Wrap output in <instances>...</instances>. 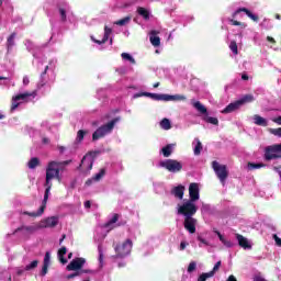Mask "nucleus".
Instances as JSON below:
<instances>
[{
    "label": "nucleus",
    "instance_id": "nucleus-23",
    "mask_svg": "<svg viewBox=\"0 0 281 281\" xmlns=\"http://www.w3.org/2000/svg\"><path fill=\"white\" fill-rule=\"evenodd\" d=\"M171 194H173V196H176V199H179L180 201L183 200V194H186V187L184 186H178V187H175L172 190H171Z\"/></svg>",
    "mask_w": 281,
    "mask_h": 281
},
{
    "label": "nucleus",
    "instance_id": "nucleus-8",
    "mask_svg": "<svg viewBox=\"0 0 281 281\" xmlns=\"http://www.w3.org/2000/svg\"><path fill=\"white\" fill-rule=\"evenodd\" d=\"M191 104L201 113V115H204L202 117L204 122H207V124H213L214 126H218V119L209 116L207 108H205L203 103H201L200 101H191Z\"/></svg>",
    "mask_w": 281,
    "mask_h": 281
},
{
    "label": "nucleus",
    "instance_id": "nucleus-17",
    "mask_svg": "<svg viewBox=\"0 0 281 281\" xmlns=\"http://www.w3.org/2000/svg\"><path fill=\"white\" fill-rule=\"evenodd\" d=\"M220 269H221V261H217V262L215 263V266L213 267V270L210 271V272H204V273H202V274L199 277L198 281H205V280H207V279H210V278H214V274H215L216 271H218Z\"/></svg>",
    "mask_w": 281,
    "mask_h": 281
},
{
    "label": "nucleus",
    "instance_id": "nucleus-33",
    "mask_svg": "<svg viewBox=\"0 0 281 281\" xmlns=\"http://www.w3.org/2000/svg\"><path fill=\"white\" fill-rule=\"evenodd\" d=\"M160 127L164 130V131H170L172 128V124L170 123V120L169 119H162L160 121Z\"/></svg>",
    "mask_w": 281,
    "mask_h": 281
},
{
    "label": "nucleus",
    "instance_id": "nucleus-55",
    "mask_svg": "<svg viewBox=\"0 0 281 281\" xmlns=\"http://www.w3.org/2000/svg\"><path fill=\"white\" fill-rule=\"evenodd\" d=\"M112 32H113V30H111L109 26L104 27V34L111 36Z\"/></svg>",
    "mask_w": 281,
    "mask_h": 281
},
{
    "label": "nucleus",
    "instance_id": "nucleus-31",
    "mask_svg": "<svg viewBox=\"0 0 281 281\" xmlns=\"http://www.w3.org/2000/svg\"><path fill=\"white\" fill-rule=\"evenodd\" d=\"M37 166H41V160L36 157L31 158L27 162L30 170H34Z\"/></svg>",
    "mask_w": 281,
    "mask_h": 281
},
{
    "label": "nucleus",
    "instance_id": "nucleus-12",
    "mask_svg": "<svg viewBox=\"0 0 281 281\" xmlns=\"http://www.w3.org/2000/svg\"><path fill=\"white\" fill-rule=\"evenodd\" d=\"M199 199H201L199 183L192 182L189 186V199L188 200L196 203V201H199Z\"/></svg>",
    "mask_w": 281,
    "mask_h": 281
},
{
    "label": "nucleus",
    "instance_id": "nucleus-3",
    "mask_svg": "<svg viewBox=\"0 0 281 281\" xmlns=\"http://www.w3.org/2000/svg\"><path fill=\"white\" fill-rule=\"evenodd\" d=\"M122 119L120 116L113 119L109 123L100 126L92 134V142H98V139H102V137H106V135H111L113 133V128H115V124L120 122Z\"/></svg>",
    "mask_w": 281,
    "mask_h": 281
},
{
    "label": "nucleus",
    "instance_id": "nucleus-64",
    "mask_svg": "<svg viewBox=\"0 0 281 281\" xmlns=\"http://www.w3.org/2000/svg\"><path fill=\"white\" fill-rule=\"evenodd\" d=\"M85 207H91V202L87 201V202L85 203Z\"/></svg>",
    "mask_w": 281,
    "mask_h": 281
},
{
    "label": "nucleus",
    "instance_id": "nucleus-22",
    "mask_svg": "<svg viewBox=\"0 0 281 281\" xmlns=\"http://www.w3.org/2000/svg\"><path fill=\"white\" fill-rule=\"evenodd\" d=\"M240 106H243V105H240L239 101H235L233 103H229L224 110H222V113L224 115L234 113L235 111H238V109H240Z\"/></svg>",
    "mask_w": 281,
    "mask_h": 281
},
{
    "label": "nucleus",
    "instance_id": "nucleus-60",
    "mask_svg": "<svg viewBox=\"0 0 281 281\" xmlns=\"http://www.w3.org/2000/svg\"><path fill=\"white\" fill-rule=\"evenodd\" d=\"M67 238V235H63L61 238L59 239V245H63V240Z\"/></svg>",
    "mask_w": 281,
    "mask_h": 281
},
{
    "label": "nucleus",
    "instance_id": "nucleus-7",
    "mask_svg": "<svg viewBox=\"0 0 281 281\" xmlns=\"http://www.w3.org/2000/svg\"><path fill=\"white\" fill-rule=\"evenodd\" d=\"M212 168L217 179H220V182L222 183V186H225L227 178L229 177V171L227 170V166L221 165L218 161L214 160L212 162Z\"/></svg>",
    "mask_w": 281,
    "mask_h": 281
},
{
    "label": "nucleus",
    "instance_id": "nucleus-27",
    "mask_svg": "<svg viewBox=\"0 0 281 281\" xmlns=\"http://www.w3.org/2000/svg\"><path fill=\"white\" fill-rule=\"evenodd\" d=\"M142 95H147L148 98H153L154 100H162L165 94H155V93H136L133 95L134 99L142 98Z\"/></svg>",
    "mask_w": 281,
    "mask_h": 281
},
{
    "label": "nucleus",
    "instance_id": "nucleus-11",
    "mask_svg": "<svg viewBox=\"0 0 281 281\" xmlns=\"http://www.w3.org/2000/svg\"><path fill=\"white\" fill-rule=\"evenodd\" d=\"M40 229L54 228L58 225V216H50L42 220L40 223Z\"/></svg>",
    "mask_w": 281,
    "mask_h": 281
},
{
    "label": "nucleus",
    "instance_id": "nucleus-6",
    "mask_svg": "<svg viewBox=\"0 0 281 281\" xmlns=\"http://www.w3.org/2000/svg\"><path fill=\"white\" fill-rule=\"evenodd\" d=\"M263 159L265 161H273V159H281V143L265 147Z\"/></svg>",
    "mask_w": 281,
    "mask_h": 281
},
{
    "label": "nucleus",
    "instance_id": "nucleus-24",
    "mask_svg": "<svg viewBox=\"0 0 281 281\" xmlns=\"http://www.w3.org/2000/svg\"><path fill=\"white\" fill-rule=\"evenodd\" d=\"M240 12H245V14H247V16L249 19H251V21H255V22H258L259 18L258 15L251 13V11H249L247 8H240L238 10H236L234 13H233V16H236V14H240Z\"/></svg>",
    "mask_w": 281,
    "mask_h": 281
},
{
    "label": "nucleus",
    "instance_id": "nucleus-1",
    "mask_svg": "<svg viewBox=\"0 0 281 281\" xmlns=\"http://www.w3.org/2000/svg\"><path fill=\"white\" fill-rule=\"evenodd\" d=\"M71 161L66 160V161H49L47 167H46V180H45V199H49V192L52 190V181L54 179H57L60 181V170H65L66 166H69Z\"/></svg>",
    "mask_w": 281,
    "mask_h": 281
},
{
    "label": "nucleus",
    "instance_id": "nucleus-16",
    "mask_svg": "<svg viewBox=\"0 0 281 281\" xmlns=\"http://www.w3.org/2000/svg\"><path fill=\"white\" fill-rule=\"evenodd\" d=\"M161 99L162 102H184V100H188L183 94H165Z\"/></svg>",
    "mask_w": 281,
    "mask_h": 281
},
{
    "label": "nucleus",
    "instance_id": "nucleus-56",
    "mask_svg": "<svg viewBox=\"0 0 281 281\" xmlns=\"http://www.w3.org/2000/svg\"><path fill=\"white\" fill-rule=\"evenodd\" d=\"M187 247H188V243L186 241L180 243V251H183V249H186Z\"/></svg>",
    "mask_w": 281,
    "mask_h": 281
},
{
    "label": "nucleus",
    "instance_id": "nucleus-54",
    "mask_svg": "<svg viewBox=\"0 0 281 281\" xmlns=\"http://www.w3.org/2000/svg\"><path fill=\"white\" fill-rule=\"evenodd\" d=\"M22 82H23L24 87H27V85H30V77H27V76L23 77Z\"/></svg>",
    "mask_w": 281,
    "mask_h": 281
},
{
    "label": "nucleus",
    "instance_id": "nucleus-51",
    "mask_svg": "<svg viewBox=\"0 0 281 281\" xmlns=\"http://www.w3.org/2000/svg\"><path fill=\"white\" fill-rule=\"evenodd\" d=\"M233 25H240L241 27H247V24L236 21V20H229Z\"/></svg>",
    "mask_w": 281,
    "mask_h": 281
},
{
    "label": "nucleus",
    "instance_id": "nucleus-37",
    "mask_svg": "<svg viewBox=\"0 0 281 281\" xmlns=\"http://www.w3.org/2000/svg\"><path fill=\"white\" fill-rule=\"evenodd\" d=\"M38 267V260H33L29 265L25 266L24 271H34Z\"/></svg>",
    "mask_w": 281,
    "mask_h": 281
},
{
    "label": "nucleus",
    "instance_id": "nucleus-39",
    "mask_svg": "<svg viewBox=\"0 0 281 281\" xmlns=\"http://www.w3.org/2000/svg\"><path fill=\"white\" fill-rule=\"evenodd\" d=\"M127 23H131V16H125V18L114 22V25L124 26V25H127Z\"/></svg>",
    "mask_w": 281,
    "mask_h": 281
},
{
    "label": "nucleus",
    "instance_id": "nucleus-30",
    "mask_svg": "<svg viewBox=\"0 0 281 281\" xmlns=\"http://www.w3.org/2000/svg\"><path fill=\"white\" fill-rule=\"evenodd\" d=\"M254 94H246L241 99L237 100V102L243 106V104H248L249 102H254Z\"/></svg>",
    "mask_w": 281,
    "mask_h": 281
},
{
    "label": "nucleus",
    "instance_id": "nucleus-48",
    "mask_svg": "<svg viewBox=\"0 0 281 281\" xmlns=\"http://www.w3.org/2000/svg\"><path fill=\"white\" fill-rule=\"evenodd\" d=\"M198 240L200 243L199 247H203V245H205L206 247H210V241H207L205 238H203L202 236H198Z\"/></svg>",
    "mask_w": 281,
    "mask_h": 281
},
{
    "label": "nucleus",
    "instance_id": "nucleus-4",
    "mask_svg": "<svg viewBox=\"0 0 281 281\" xmlns=\"http://www.w3.org/2000/svg\"><path fill=\"white\" fill-rule=\"evenodd\" d=\"M159 168H164L167 172L177 175L183 170V164L177 159H165L158 164Z\"/></svg>",
    "mask_w": 281,
    "mask_h": 281
},
{
    "label": "nucleus",
    "instance_id": "nucleus-44",
    "mask_svg": "<svg viewBox=\"0 0 281 281\" xmlns=\"http://www.w3.org/2000/svg\"><path fill=\"white\" fill-rule=\"evenodd\" d=\"M99 262H100V268L104 267V252L102 251V248L99 247Z\"/></svg>",
    "mask_w": 281,
    "mask_h": 281
},
{
    "label": "nucleus",
    "instance_id": "nucleus-45",
    "mask_svg": "<svg viewBox=\"0 0 281 281\" xmlns=\"http://www.w3.org/2000/svg\"><path fill=\"white\" fill-rule=\"evenodd\" d=\"M59 15L63 23H65V21H67V10L65 8H59Z\"/></svg>",
    "mask_w": 281,
    "mask_h": 281
},
{
    "label": "nucleus",
    "instance_id": "nucleus-13",
    "mask_svg": "<svg viewBox=\"0 0 281 281\" xmlns=\"http://www.w3.org/2000/svg\"><path fill=\"white\" fill-rule=\"evenodd\" d=\"M85 262H87V260L85 258H76L67 266V270L68 271H80V269H82V267H85Z\"/></svg>",
    "mask_w": 281,
    "mask_h": 281
},
{
    "label": "nucleus",
    "instance_id": "nucleus-59",
    "mask_svg": "<svg viewBox=\"0 0 281 281\" xmlns=\"http://www.w3.org/2000/svg\"><path fill=\"white\" fill-rule=\"evenodd\" d=\"M42 144H45V145L49 144V138L44 137V138L42 139Z\"/></svg>",
    "mask_w": 281,
    "mask_h": 281
},
{
    "label": "nucleus",
    "instance_id": "nucleus-40",
    "mask_svg": "<svg viewBox=\"0 0 281 281\" xmlns=\"http://www.w3.org/2000/svg\"><path fill=\"white\" fill-rule=\"evenodd\" d=\"M90 38H91V41L93 43H97V45H104V43H106V41H109V35H106L104 33V36H103V38L101 41L100 40H95V37H93V36H91Z\"/></svg>",
    "mask_w": 281,
    "mask_h": 281
},
{
    "label": "nucleus",
    "instance_id": "nucleus-41",
    "mask_svg": "<svg viewBox=\"0 0 281 281\" xmlns=\"http://www.w3.org/2000/svg\"><path fill=\"white\" fill-rule=\"evenodd\" d=\"M265 164L260 162V164H254V162H248V169L249 170H258L260 168H265Z\"/></svg>",
    "mask_w": 281,
    "mask_h": 281
},
{
    "label": "nucleus",
    "instance_id": "nucleus-50",
    "mask_svg": "<svg viewBox=\"0 0 281 281\" xmlns=\"http://www.w3.org/2000/svg\"><path fill=\"white\" fill-rule=\"evenodd\" d=\"M272 238L276 241V246L281 247V238L278 237V235H276V234L272 236Z\"/></svg>",
    "mask_w": 281,
    "mask_h": 281
},
{
    "label": "nucleus",
    "instance_id": "nucleus-61",
    "mask_svg": "<svg viewBox=\"0 0 281 281\" xmlns=\"http://www.w3.org/2000/svg\"><path fill=\"white\" fill-rule=\"evenodd\" d=\"M241 80H249V76H247L246 74L241 75Z\"/></svg>",
    "mask_w": 281,
    "mask_h": 281
},
{
    "label": "nucleus",
    "instance_id": "nucleus-53",
    "mask_svg": "<svg viewBox=\"0 0 281 281\" xmlns=\"http://www.w3.org/2000/svg\"><path fill=\"white\" fill-rule=\"evenodd\" d=\"M272 122H274V124H278L279 126H281V116L273 117Z\"/></svg>",
    "mask_w": 281,
    "mask_h": 281
},
{
    "label": "nucleus",
    "instance_id": "nucleus-5",
    "mask_svg": "<svg viewBox=\"0 0 281 281\" xmlns=\"http://www.w3.org/2000/svg\"><path fill=\"white\" fill-rule=\"evenodd\" d=\"M37 92L34 90L33 92H22L12 97L11 111H16L20 104L23 102H30V98H36Z\"/></svg>",
    "mask_w": 281,
    "mask_h": 281
},
{
    "label": "nucleus",
    "instance_id": "nucleus-21",
    "mask_svg": "<svg viewBox=\"0 0 281 281\" xmlns=\"http://www.w3.org/2000/svg\"><path fill=\"white\" fill-rule=\"evenodd\" d=\"M157 34H159V31L153 30L149 32V41L153 47H159L161 45V38Z\"/></svg>",
    "mask_w": 281,
    "mask_h": 281
},
{
    "label": "nucleus",
    "instance_id": "nucleus-9",
    "mask_svg": "<svg viewBox=\"0 0 281 281\" xmlns=\"http://www.w3.org/2000/svg\"><path fill=\"white\" fill-rule=\"evenodd\" d=\"M133 249V240L126 239L122 244L115 246L114 250L116 252L115 258H126V256L131 255Z\"/></svg>",
    "mask_w": 281,
    "mask_h": 281
},
{
    "label": "nucleus",
    "instance_id": "nucleus-47",
    "mask_svg": "<svg viewBox=\"0 0 281 281\" xmlns=\"http://www.w3.org/2000/svg\"><path fill=\"white\" fill-rule=\"evenodd\" d=\"M188 273H192L193 271H196V262L195 261H191L188 266L187 269Z\"/></svg>",
    "mask_w": 281,
    "mask_h": 281
},
{
    "label": "nucleus",
    "instance_id": "nucleus-57",
    "mask_svg": "<svg viewBox=\"0 0 281 281\" xmlns=\"http://www.w3.org/2000/svg\"><path fill=\"white\" fill-rule=\"evenodd\" d=\"M24 271H25V269L19 268V269L16 270V274H18V276H23Z\"/></svg>",
    "mask_w": 281,
    "mask_h": 281
},
{
    "label": "nucleus",
    "instance_id": "nucleus-29",
    "mask_svg": "<svg viewBox=\"0 0 281 281\" xmlns=\"http://www.w3.org/2000/svg\"><path fill=\"white\" fill-rule=\"evenodd\" d=\"M105 173L106 171L104 169H101L99 173H97L94 177L86 181V186H91L93 181H100V179H102V177H104Z\"/></svg>",
    "mask_w": 281,
    "mask_h": 281
},
{
    "label": "nucleus",
    "instance_id": "nucleus-42",
    "mask_svg": "<svg viewBox=\"0 0 281 281\" xmlns=\"http://www.w3.org/2000/svg\"><path fill=\"white\" fill-rule=\"evenodd\" d=\"M14 38H16V34H15V33H12V34L8 37V41H7L8 49H10V47H14Z\"/></svg>",
    "mask_w": 281,
    "mask_h": 281
},
{
    "label": "nucleus",
    "instance_id": "nucleus-18",
    "mask_svg": "<svg viewBox=\"0 0 281 281\" xmlns=\"http://www.w3.org/2000/svg\"><path fill=\"white\" fill-rule=\"evenodd\" d=\"M47 201L48 199H45V194H44V200L42 202V205L38 210V212H23L22 214L26 215V216H32L33 218H36V216H43V213L45 212V207H47Z\"/></svg>",
    "mask_w": 281,
    "mask_h": 281
},
{
    "label": "nucleus",
    "instance_id": "nucleus-36",
    "mask_svg": "<svg viewBox=\"0 0 281 281\" xmlns=\"http://www.w3.org/2000/svg\"><path fill=\"white\" fill-rule=\"evenodd\" d=\"M87 133H89V132L83 131V130H79L77 132L76 143L77 144H82V139H85V135H87Z\"/></svg>",
    "mask_w": 281,
    "mask_h": 281
},
{
    "label": "nucleus",
    "instance_id": "nucleus-35",
    "mask_svg": "<svg viewBox=\"0 0 281 281\" xmlns=\"http://www.w3.org/2000/svg\"><path fill=\"white\" fill-rule=\"evenodd\" d=\"M194 142L196 143L193 153L195 156L201 155V150H203V144L201 143V140L199 138H195Z\"/></svg>",
    "mask_w": 281,
    "mask_h": 281
},
{
    "label": "nucleus",
    "instance_id": "nucleus-46",
    "mask_svg": "<svg viewBox=\"0 0 281 281\" xmlns=\"http://www.w3.org/2000/svg\"><path fill=\"white\" fill-rule=\"evenodd\" d=\"M229 49L233 52V54H235V56H237L238 54V44H236V42H231L229 45Z\"/></svg>",
    "mask_w": 281,
    "mask_h": 281
},
{
    "label": "nucleus",
    "instance_id": "nucleus-20",
    "mask_svg": "<svg viewBox=\"0 0 281 281\" xmlns=\"http://www.w3.org/2000/svg\"><path fill=\"white\" fill-rule=\"evenodd\" d=\"M49 265H52V254H49V251H47L44 257L41 276H47Z\"/></svg>",
    "mask_w": 281,
    "mask_h": 281
},
{
    "label": "nucleus",
    "instance_id": "nucleus-58",
    "mask_svg": "<svg viewBox=\"0 0 281 281\" xmlns=\"http://www.w3.org/2000/svg\"><path fill=\"white\" fill-rule=\"evenodd\" d=\"M227 281H238V280H236V277H234V274H231L228 277Z\"/></svg>",
    "mask_w": 281,
    "mask_h": 281
},
{
    "label": "nucleus",
    "instance_id": "nucleus-34",
    "mask_svg": "<svg viewBox=\"0 0 281 281\" xmlns=\"http://www.w3.org/2000/svg\"><path fill=\"white\" fill-rule=\"evenodd\" d=\"M137 12L139 14V16H143V19H145V21H148L150 19V12H148V10L139 7L137 9Z\"/></svg>",
    "mask_w": 281,
    "mask_h": 281
},
{
    "label": "nucleus",
    "instance_id": "nucleus-63",
    "mask_svg": "<svg viewBox=\"0 0 281 281\" xmlns=\"http://www.w3.org/2000/svg\"><path fill=\"white\" fill-rule=\"evenodd\" d=\"M79 273H93V270H82L81 272Z\"/></svg>",
    "mask_w": 281,
    "mask_h": 281
},
{
    "label": "nucleus",
    "instance_id": "nucleus-38",
    "mask_svg": "<svg viewBox=\"0 0 281 281\" xmlns=\"http://www.w3.org/2000/svg\"><path fill=\"white\" fill-rule=\"evenodd\" d=\"M121 57L123 58V60H128V63H131L132 65H135V58L128 54V53H122Z\"/></svg>",
    "mask_w": 281,
    "mask_h": 281
},
{
    "label": "nucleus",
    "instance_id": "nucleus-62",
    "mask_svg": "<svg viewBox=\"0 0 281 281\" xmlns=\"http://www.w3.org/2000/svg\"><path fill=\"white\" fill-rule=\"evenodd\" d=\"M267 41H269L270 43H276V40L273 37H271V36H268Z\"/></svg>",
    "mask_w": 281,
    "mask_h": 281
},
{
    "label": "nucleus",
    "instance_id": "nucleus-49",
    "mask_svg": "<svg viewBox=\"0 0 281 281\" xmlns=\"http://www.w3.org/2000/svg\"><path fill=\"white\" fill-rule=\"evenodd\" d=\"M117 215H114L110 222L106 224V227H111V225H115V223H117Z\"/></svg>",
    "mask_w": 281,
    "mask_h": 281
},
{
    "label": "nucleus",
    "instance_id": "nucleus-19",
    "mask_svg": "<svg viewBox=\"0 0 281 281\" xmlns=\"http://www.w3.org/2000/svg\"><path fill=\"white\" fill-rule=\"evenodd\" d=\"M235 236L239 247H241L243 249H251V243H249V239H247V237L240 234H236Z\"/></svg>",
    "mask_w": 281,
    "mask_h": 281
},
{
    "label": "nucleus",
    "instance_id": "nucleus-32",
    "mask_svg": "<svg viewBox=\"0 0 281 281\" xmlns=\"http://www.w3.org/2000/svg\"><path fill=\"white\" fill-rule=\"evenodd\" d=\"M67 254V247H61L58 250V258L61 265H67V259H65V255Z\"/></svg>",
    "mask_w": 281,
    "mask_h": 281
},
{
    "label": "nucleus",
    "instance_id": "nucleus-10",
    "mask_svg": "<svg viewBox=\"0 0 281 281\" xmlns=\"http://www.w3.org/2000/svg\"><path fill=\"white\" fill-rule=\"evenodd\" d=\"M99 151H89L86 154L81 160L80 168H85V170H91L93 168V161H95V157H98Z\"/></svg>",
    "mask_w": 281,
    "mask_h": 281
},
{
    "label": "nucleus",
    "instance_id": "nucleus-14",
    "mask_svg": "<svg viewBox=\"0 0 281 281\" xmlns=\"http://www.w3.org/2000/svg\"><path fill=\"white\" fill-rule=\"evenodd\" d=\"M38 229H41L40 224H34L31 226H21V227H18L13 232V234H18V232H23V234H25L26 236H30V235L38 232Z\"/></svg>",
    "mask_w": 281,
    "mask_h": 281
},
{
    "label": "nucleus",
    "instance_id": "nucleus-28",
    "mask_svg": "<svg viewBox=\"0 0 281 281\" xmlns=\"http://www.w3.org/2000/svg\"><path fill=\"white\" fill-rule=\"evenodd\" d=\"M252 120L257 126H269V123L266 121V119L258 114L254 115Z\"/></svg>",
    "mask_w": 281,
    "mask_h": 281
},
{
    "label": "nucleus",
    "instance_id": "nucleus-26",
    "mask_svg": "<svg viewBox=\"0 0 281 281\" xmlns=\"http://www.w3.org/2000/svg\"><path fill=\"white\" fill-rule=\"evenodd\" d=\"M216 236H218L221 243L224 245V247H227L228 249H231L232 247H234V243H232V240L226 239L223 234H221V232L215 231Z\"/></svg>",
    "mask_w": 281,
    "mask_h": 281
},
{
    "label": "nucleus",
    "instance_id": "nucleus-2",
    "mask_svg": "<svg viewBox=\"0 0 281 281\" xmlns=\"http://www.w3.org/2000/svg\"><path fill=\"white\" fill-rule=\"evenodd\" d=\"M177 214L179 216H184V218L192 217L196 212H199V206H196V202L184 199L182 202L177 204Z\"/></svg>",
    "mask_w": 281,
    "mask_h": 281
},
{
    "label": "nucleus",
    "instance_id": "nucleus-52",
    "mask_svg": "<svg viewBox=\"0 0 281 281\" xmlns=\"http://www.w3.org/2000/svg\"><path fill=\"white\" fill-rule=\"evenodd\" d=\"M78 276H80V271L75 272V273H71V274H68V276H67V280H71V279H74V278H78Z\"/></svg>",
    "mask_w": 281,
    "mask_h": 281
},
{
    "label": "nucleus",
    "instance_id": "nucleus-43",
    "mask_svg": "<svg viewBox=\"0 0 281 281\" xmlns=\"http://www.w3.org/2000/svg\"><path fill=\"white\" fill-rule=\"evenodd\" d=\"M268 131L271 135H274V137H281V127L269 128Z\"/></svg>",
    "mask_w": 281,
    "mask_h": 281
},
{
    "label": "nucleus",
    "instance_id": "nucleus-15",
    "mask_svg": "<svg viewBox=\"0 0 281 281\" xmlns=\"http://www.w3.org/2000/svg\"><path fill=\"white\" fill-rule=\"evenodd\" d=\"M184 229L189 232V234H195L196 233V218L194 217H184Z\"/></svg>",
    "mask_w": 281,
    "mask_h": 281
},
{
    "label": "nucleus",
    "instance_id": "nucleus-25",
    "mask_svg": "<svg viewBox=\"0 0 281 281\" xmlns=\"http://www.w3.org/2000/svg\"><path fill=\"white\" fill-rule=\"evenodd\" d=\"M176 146H177V144H175V143L168 144L161 148L160 153L162 154L164 157L168 158V157H170V155H172Z\"/></svg>",
    "mask_w": 281,
    "mask_h": 281
}]
</instances>
